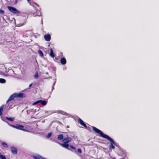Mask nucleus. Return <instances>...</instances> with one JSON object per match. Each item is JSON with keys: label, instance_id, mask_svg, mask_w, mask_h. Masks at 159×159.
I'll return each instance as SVG.
<instances>
[{"label": "nucleus", "instance_id": "a211bd4d", "mask_svg": "<svg viewBox=\"0 0 159 159\" xmlns=\"http://www.w3.org/2000/svg\"><path fill=\"white\" fill-rule=\"evenodd\" d=\"M5 118L7 120H9L11 121H13L14 120V118L8 117H6Z\"/></svg>", "mask_w": 159, "mask_h": 159}, {"label": "nucleus", "instance_id": "cd10ccee", "mask_svg": "<svg viewBox=\"0 0 159 159\" xmlns=\"http://www.w3.org/2000/svg\"><path fill=\"white\" fill-rule=\"evenodd\" d=\"M39 12L38 11V14H36V15H34V16H39Z\"/></svg>", "mask_w": 159, "mask_h": 159}, {"label": "nucleus", "instance_id": "423d86ee", "mask_svg": "<svg viewBox=\"0 0 159 159\" xmlns=\"http://www.w3.org/2000/svg\"><path fill=\"white\" fill-rule=\"evenodd\" d=\"M78 121L81 125L83 126L85 129H87V126L83 120L80 118H79Z\"/></svg>", "mask_w": 159, "mask_h": 159}, {"label": "nucleus", "instance_id": "5701e85b", "mask_svg": "<svg viewBox=\"0 0 159 159\" xmlns=\"http://www.w3.org/2000/svg\"><path fill=\"white\" fill-rule=\"evenodd\" d=\"M34 77H35V78L36 79H37L38 78V72H37L36 73H35V75H34Z\"/></svg>", "mask_w": 159, "mask_h": 159}, {"label": "nucleus", "instance_id": "412c9836", "mask_svg": "<svg viewBox=\"0 0 159 159\" xmlns=\"http://www.w3.org/2000/svg\"><path fill=\"white\" fill-rule=\"evenodd\" d=\"M52 134L51 133H49L48 134V135L46 136V138H49L52 135Z\"/></svg>", "mask_w": 159, "mask_h": 159}, {"label": "nucleus", "instance_id": "39448f33", "mask_svg": "<svg viewBox=\"0 0 159 159\" xmlns=\"http://www.w3.org/2000/svg\"><path fill=\"white\" fill-rule=\"evenodd\" d=\"M13 127L17 129L23 130V128L24 127V126L21 125H17L16 126L11 125Z\"/></svg>", "mask_w": 159, "mask_h": 159}, {"label": "nucleus", "instance_id": "393cba45", "mask_svg": "<svg viewBox=\"0 0 159 159\" xmlns=\"http://www.w3.org/2000/svg\"><path fill=\"white\" fill-rule=\"evenodd\" d=\"M22 0H15V1L14 3V4H16L17 2L19 1H21Z\"/></svg>", "mask_w": 159, "mask_h": 159}, {"label": "nucleus", "instance_id": "f8f14e48", "mask_svg": "<svg viewBox=\"0 0 159 159\" xmlns=\"http://www.w3.org/2000/svg\"><path fill=\"white\" fill-rule=\"evenodd\" d=\"M33 158L34 159H46L39 155L34 156Z\"/></svg>", "mask_w": 159, "mask_h": 159}, {"label": "nucleus", "instance_id": "dca6fc26", "mask_svg": "<svg viewBox=\"0 0 159 159\" xmlns=\"http://www.w3.org/2000/svg\"><path fill=\"white\" fill-rule=\"evenodd\" d=\"M4 105H2L0 107V116H1L2 113L3 109L4 107Z\"/></svg>", "mask_w": 159, "mask_h": 159}, {"label": "nucleus", "instance_id": "9b49d317", "mask_svg": "<svg viewBox=\"0 0 159 159\" xmlns=\"http://www.w3.org/2000/svg\"><path fill=\"white\" fill-rule=\"evenodd\" d=\"M61 63L63 65H65L66 63V60L64 57H62L60 59Z\"/></svg>", "mask_w": 159, "mask_h": 159}, {"label": "nucleus", "instance_id": "aec40b11", "mask_svg": "<svg viewBox=\"0 0 159 159\" xmlns=\"http://www.w3.org/2000/svg\"><path fill=\"white\" fill-rule=\"evenodd\" d=\"M6 81L5 79L2 78H0V83H5Z\"/></svg>", "mask_w": 159, "mask_h": 159}, {"label": "nucleus", "instance_id": "a878e982", "mask_svg": "<svg viewBox=\"0 0 159 159\" xmlns=\"http://www.w3.org/2000/svg\"><path fill=\"white\" fill-rule=\"evenodd\" d=\"M69 147L70 148H72V149H76V148L74 147V146H73L72 145H70L69 146Z\"/></svg>", "mask_w": 159, "mask_h": 159}, {"label": "nucleus", "instance_id": "f257e3e1", "mask_svg": "<svg viewBox=\"0 0 159 159\" xmlns=\"http://www.w3.org/2000/svg\"><path fill=\"white\" fill-rule=\"evenodd\" d=\"M92 128L93 130L96 133L99 134L101 137L107 139L110 141V145L109 146V149H114L115 148V145H116L115 143L114 140L112 139L107 135L103 133L101 130L96 127L94 126H92Z\"/></svg>", "mask_w": 159, "mask_h": 159}, {"label": "nucleus", "instance_id": "f3484780", "mask_svg": "<svg viewBox=\"0 0 159 159\" xmlns=\"http://www.w3.org/2000/svg\"><path fill=\"white\" fill-rule=\"evenodd\" d=\"M2 145L5 148H8V145L5 142H2Z\"/></svg>", "mask_w": 159, "mask_h": 159}, {"label": "nucleus", "instance_id": "4468645a", "mask_svg": "<svg viewBox=\"0 0 159 159\" xmlns=\"http://www.w3.org/2000/svg\"><path fill=\"white\" fill-rule=\"evenodd\" d=\"M57 139L59 140H63L64 139V137L63 135L62 134H60L58 135Z\"/></svg>", "mask_w": 159, "mask_h": 159}, {"label": "nucleus", "instance_id": "2f4dec72", "mask_svg": "<svg viewBox=\"0 0 159 159\" xmlns=\"http://www.w3.org/2000/svg\"><path fill=\"white\" fill-rule=\"evenodd\" d=\"M39 14H40V15H40V14H41V13H40V12H39Z\"/></svg>", "mask_w": 159, "mask_h": 159}, {"label": "nucleus", "instance_id": "f03ea898", "mask_svg": "<svg viewBox=\"0 0 159 159\" xmlns=\"http://www.w3.org/2000/svg\"><path fill=\"white\" fill-rule=\"evenodd\" d=\"M7 8L11 12L14 14H18L20 12L14 7L10 6H8Z\"/></svg>", "mask_w": 159, "mask_h": 159}, {"label": "nucleus", "instance_id": "9d476101", "mask_svg": "<svg viewBox=\"0 0 159 159\" xmlns=\"http://www.w3.org/2000/svg\"><path fill=\"white\" fill-rule=\"evenodd\" d=\"M14 98H15V97L14 93L10 96L8 100L7 101L6 103H8L9 101H12Z\"/></svg>", "mask_w": 159, "mask_h": 159}, {"label": "nucleus", "instance_id": "b1692460", "mask_svg": "<svg viewBox=\"0 0 159 159\" xmlns=\"http://www.w3.org/2000/svg\"><path fill=\"white\" fill-rule=\"evenodd\" d=\"M39 103V101H38L36 102H34L33 103V105H35L38 103Z\"/></svg>", "mask_w": 159, "mask_h": 159}, {"label": "nucleus", "instance_id": "ddd939ff", "mask_svg": "<svg viewBox=\"0 0 159 159\" xmlns=\"http://www.w3.org/2000/svg\"><path fill=\"white\" fill-rule=\"evenodd\" d=\"M50 52L49 55L52 58H54L55 57V55L53 53V51L52 48L50 49Z\"/></svg>", "mask_w": 159, "mask_h": 159}, {"label": "nucleus", "instance_id": "1a4fd4ad", "mask_svg": "<svg viewBox=\"0 0 159 159\" xmlns=\"http://www.w3.org/2000/svg\"><path fill=\"white\" fill-rule=\"evenodd\" d=\"M59 144L61 145V146L62 147H63L67 149H70V148L69 147V145L67 143H64L62 144Z\"/></svg>", "mask_w": 159, "mask_h": 159}, {"label": "nucleus", "instance_id": "c756f323", "mask_svg": "<svg viewBox=\"0 0 159 159\" xmlns=\"http://www.w3.org/2000/svg\"><path fill=\"white\" fill-rule=\"evenodd\" d=\"M28 3H30V0H27Z\"/></svg>", "mask_w": 159, "mask_h": 159}, {"label": "nucleus", "instance_id": "6e6552de", "mask_svg": "<svg viewBox=\"0 0 159 159\" xmlns=\"http://www.w3.org/2000/svg\"><path fill=\"white\" fill-rule=\"evenodd\" d=\"M44 38L45 40L47 41H50L51 39V35L50 34H48L46 35H45L44 36Z\"/></svg>", "mask_w": 159, "mask_h": 159}, {"label": "nucleus", "instance_id": "6ab92c4d", "mask_svg": "<svg viewBox=\"0 0 159 159\" xmlns=\"http://www.w3.org/2000/svg\"><path fill=\"white\" fill-rule=\"evenodd\" d=\"M38 52L39 56L42 57H43L44 56L43 52L41 50H39L38 51Z\"/></svg>", "mask_w": 159, "mask_h": 159}, {"label": "nucleus", "instance_id": "7ed1b4c3", "mask_svg": "<svg viewBox=\"0 0 159 159\" xmlns=\"http://www.w3.org/2000/svg\"><path fill=\"white\" fill-rule=\"evenodd\" d=\"M14 94L15 98H23L26 97V94L23 93H15Z\"/></svg>", "mask_w": 159, "mask_h": 159}, {"label": "nucleus", "instance_id": "c85d7f7f", "mask_svg": "<svg viewBox=\"0 0 159 159\" xmlns=\"http://www.w3.org/2000/svg\"><path fill=\"white\" fill-rule=\"evenodd\" d=\"M33 85V83H31V84H30L29 85V87H31Z\"/></svg>", "mask_w": 159, "mask_h": 159}, {"label": "nucleus", "instance_id": "20e7f679", "mask_svg": "<svg viewBox=\"0 0 159 159\" xmlns=\"http://www.w3.org/2000/svg\"><path fill=\"white\" fill-rule=\"evenodd\" d=\"M11 152L14 154H16L17 153V148L13 146L11 147Z\"/></svg>", "mask_w": 159, "mask_h": 159}, {"label": "nucleus", "instance_id": "2eb2a0df", "mask_svg": "<svg viewBox=\"0 0 159 159\" xmlns=\"http://www.w3.org/2000/svg\"><path fill=\"white\" fill-rule=\"evenodd\" d=\"M39 103H40L43 106L46 105L47 104V102L45 101H43L42 100H39Z\"/></svg>", "mask_w": 159, "mask_h": 159}, {"label": "nucleus", "instance_id": "bb28decb", "mask_svg": "<svg viewBox=\"0 0 159 159\" xmlns=\"http://www.w3.org/2000/svg\"><path fill=\"white\" fill-rule=\"evenodd\" d=\"M78 152L80 153H81L82 152L80 148H78L77 149Z\"/></svg>", "mask_w": 159, "mask_h": 159}, {"label": "nucleus", "instance_id": "4be33fe9", "mask_svg": "<svg viewBox=\"0 0 159 159\" xmlns=\"http://www.w3.org/2000/svg\"><path fill=\"white\" fill-rule=\"evenodd\" d=\"M4 13V10H2V9H0V14L3 15Z\"/></svg>", "mask_w": 159, "mask_h": 159}, {"label": "nucleus", "instance_id": "7c9ffc66", "mask_svg": "<svg viewBox=\"0 0 159 159\" xmlns=\"http://www.w3.org/2000/svg\"><path fill=\"white\" fill-rule=\"evenodd\" d=\"M48 111H47V112H46V113H48Z\"/></svg>", "mask_w": 159, "mask_h": 159}, {"label": "nucleus", "instance_id": "0eeeda50", "mask_svg": "<svg viewBox=\"0 0 159 159\" xmlns=\"http://www.w3.org/2000/svg\"><path fill=\"white\" fill-rule=\"evenodd\" d=\"M72 140V139L71 138L67 137L65 138L63 140L62 142L65 143H68Z\"/></svg>", "mask_w": 159, "mask_h": 159}]
</instances>
